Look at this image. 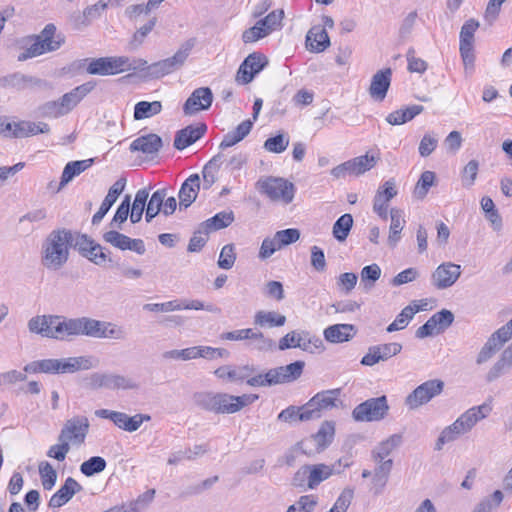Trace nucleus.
Segmentation results:
<instances>
[{
    "label": "nucleus",
    "mask_w": 512,
    "mask_h": 512,
    "mask_svg": "<svg viewBox=\"0 0 512 512\" xmlns=\"http://www.w3.org/2000/svg\"><path fill=\"white\" fill-rule=\"evenodd\" d=\"M193 401L199 408L217 414L218 393L197 392L193 395Z\"/></svg>",
    "instance_id": "a18cd8bd"
},
{
    "label": "nucleus",
    "mask_w": 512,
    "mask_h": 512,
    "mask_svg": "<svg viewBox=\"0 0 512 512\" xmlns=\"http://www.w3.org/2000/svg\"><path fill=\"white\" fill-rule=\"evenodd\" d=\"M248 346L258 351H270L275 347V343L271 338L264 336L260 331L253 329V335L249 337Z\"/></svg>",
    "instance_id": "3c124183"
},
{
    "label": "nucleus",
    "mask_w": 512,
    "mask_h": 512,
    "mask_svg": "<svg viewBox=\"0 0 512 512\" xmlns=\"http://www.w3.org/2000/svg\"><path fill=\"white\" fill-rule=\"evenodd\" d=\"M353 169L354 176H360L365 172L371 170L376 165V158L368 153L362 156L350 159Z\"/></svg>",
    "instance_id": "864d4df0"
},
{
    "label": "nucleus",
    "mask_w": 512,
    "mask_h": 512,
    "mask_svg": "<svg viewBox=\"0 0 512 512\" xmlns=\"http://www.w3.org/2000/svg\"><path fill=\"white\" fill-rule=\"evenodd\" d=\"M286 323V317L275 311H257L254 315V324L261 328L280 327Z\"/></svg>",
    "instance_id": "e433bc0d"
},
{
    "label": "nucleus",
    "mask_w": 512,
    "mask_h": 512,
    "mask_svg": "<svg viewBox=\"0 0 512 512\" xmlns=\"http://www.w3.org/2000/svg\"><path fill=\"white\" fill-rule=\"evenodd\" d=\"M431 317L437 327V333L445 331L454 321V314L447 309H442Z\"/></svg>",
    "instance_id": "0e129e2a"
},
{
    "label": "nucleus",
    "mask_w": 512,
    "mask_h": 512,
    "mask_svg": "<svg viewBox=\"0 0 512 512\" xmlns=\"http://www.w3.org/2000/svg\"><path fill=\"white\" fill-rule=\"evenodd\" d=\"M79 336L124 340L127 333L123 327L114 323L86 316L68 318L62 315H51L47 338L71 341Z\"/></svg>",
    "instance_id": "f257e3e1"
},
{
    "label": "nucleus",
    "mask_w": 512,
    "mask_h": 512,
    "mask_svg": "<svg viewBox=\"0 0 512 512\" xmlns=\"http://www.w3.org/2000/svg\"><path fill=\"white\" fill-rule=\"evenodd\" d=\"M256 188L261 194L272 201H281L289 204L295 195V186L288 180L280 177H263L256 182Z\"/></svg>",
    "instance_id": "0eeeda50"
},
{
    "label": "nucleus",
    "mask_w": 512,
    "mask_h": 512,
    "mask_svg": "<svg viewBox=\"0 0 512 512\" xmlns=\"http://www.w3.org/2000/svg\"><path fill=\"white\" fill-rule=\"evenodd\" d=\"M224 162V155L218 153L212 159H210L203 167V188L208 190L217 180V173Z\"/></svg>",
    "instance_id": "c9c22d12"
},
{
    "label": "nucleus",
    "mask_w": 512,
    "mask_h": 512,
    "mask_svg": "<svg viewBox=\"0 0 512 512\" xmlns=\"http://www.w3.org/2000/svg\"><path fill=\"white\" fill-rule=\"evenodd\" d=\"M194 45V39H189L172 57L150 64L147 67V76L160 78L179 69L185 63Z\"/></svg>",
    "instance_id": "6e6552de"
},
{
    "label": "nucleus",
    "mask_w": 512,
    "mask_h": 512,
    "mask_svg": "<svg viewBox=\"0 0 512 512\" xmlns=\"http://www.w3.org/2000/svg\"><path fill=\"white\" fill-rule=\"evenodd\" d=\"M51 315H37L28 321V329L31 333L47 337Z\"/></svg>",
    "instance_id": "052dcab7"
},
{
    "label": "nucleus",
    "mask_w": 512,
    "mask_h": 512,
    "mask_svg": "<svg viewBox=\"0 0 512 512\" xmlns=\"http://www.w3.org/2000/svg\"><path fill=\"white\" fill-rule=\"evenodd\" d=\"M40 85V79L20 72H15L0 77V88H11L17 91H23L25 89Z\"/></svg>",
    "instance_id": "4be33fe9"
},
{
    "label": "nucleus",
    "mask_w": 512,
    "mask_h": 512,
    "mask_svg": "<svg viewBox=\"0 0 512 512\" xmlns=\"http://www.w3.org/2000/svg\"><path fill=\"white\" fill-rule=\"evenodd\" d=\"M98 365V360L90 355L67 358H49L32 361L24 366L29 373L73 374L78 371L90 370Z\"/></svg>",
    "instance_id": "f03ea898"
},
{
    "label": "nucleus",
    "mask_w": 512,
    "mask_h": 512,
    "mask_svg": "<svg viewBox=\"0 0 512 512\" xmlns=\"http://www.w3.org/2000/svg\"><path fill=\"white\" fill-rule=\"evenodd\" d=\"M38 114L42 117L58 118L65 115V111L60 106V101H48L38 107Z\"/></svg>",
    "instance_id": "e2e57ef3"
},
{
    "label": "nucleus",
    "mask_w": 512,
    "mask_h": 512,
    "mask_svg": "<svg viewBox=\"0 0 512 512\" xmlns=\"http://www.w3.org/2000/svg\"><path fill=\"white\" fill-rule=\"evenodd\" d=\"M503 501V493L496 490L490 497L482 499L472 512H491L493 508L498 507Z\"/></svg>",
    "instance_id": "bf43d9fd"
},
{
    "label": "nucleus",
    "mask_w": 512,
    "mask_h": 512,
    "mask_svg": "<svg viewBox=\"0 0 512 512\" xmlns=\"http://www.w3.org/2000/svg\"><path fill=\"white\" fill-rule=\"evenodd\" d=\"M284 18V11L277 9L269 13L266 17L259 20L265 30L270 34L275 30H278L282 26V20Z\"/></svg>",
    "instance_id": "6e6d98bb"
},
{
    "label": "nucleus",
    "mask_w": 512,
    "mask_h": 512,
    "mask_svg": "<svg viewBox=\"0 0 512 512\" xmlns=\"http://www.w3.org/2000/svg\"><path fill=\"white\" fill-rule=\"evenodd\" d=\"M340 394V388L318 392L302 406L301 418L305 420L319 419L325 412L337 408L342 404Z\"/></svg>",
    "instance_id": "423d86ee"
},
{
    "label": "nucleus",
    "mask_w": 512,
    "mask_h": 512,
    "mask_svg": "<svg viewBox=\"0 0 512 512\" xmlns=\"http://www.w3.org/2000/svg\"><path fill=\"white\" fill-rule=\"evenodd\" d=\"M103 239L120 250H131L139 255H143L146 251L145 244L142 239H132L115 230L105 232Z\"/></svg>",
    "instance_id": "f3484780"
},
{
    "label": "nucleus",
    "mask_w": 512,
    "mask_h": 512,
    "mask_svg": "<svg viewBox=\"0 0 512 512\" xmlns=\"http://www.w3.org/2000/svg\"><path fill=\"white\" fill-rule=\"evenodd\" d=\"M151 417L147 414H135L128 416L124 412L115 411L113 414L112 422L127 432H134L140 428L144 421H149Z\"/></svg>",
    "instance_id": "7c9ffc66"
},
{
    "label": "nucleus",
    "mask_w": 512,
    "mask_h": 512,
    "mask_svg": "<svg viewBox=\"0 0 512 512\" xmlns=\"http://www.w3.org/2000/svg\"><path fill=\"white\" fill-rule=\"evenodd\" d=\"M236 260V253L233 244L225 245L219 255L218 266L221 269H231Z\"/></svg>",
    "instance_id": "69168bd1"
},
{
    "label": "nucleus",
    "mask_w": 512,
    "mask_h": 512,
    "mask_svg": "<svg viewBox=\"0 0 512 512\" xmlns=\"http://www.w3.org/2000/svg\"><path fill=\"white\" fill-rule=\"evenodd\" d=\"M280 248L295 243L300 238V231L296 228H288L277 231L274 234Z\"/></svg>",
    "instance_id": "338daca9"
},
{
    "label": "nucleus",
    "mask_w": 512,
    "mask_h": 512,
    "mask_svg": "<svg viewBox=\"0 0 512 512\" xmlns=\"http://www.w3.org/2000/svg\"><path fill=\"white\" fill-rule=\"evenodd\" d=\"M267 64L268 60L266 56L261 53L254 52L248 55L237 71L236 80L240 84L250 83L255 75L262 71Z\"/></svg>",
    "instance_id": "4468645a"
},
{
    "label": "nucleus",
    "mask_w": 512,
    "mask_h": 512,
    "mask_svg": "<svg viewBox=\"0 0 512 512\" xmlns=\"http://www.w3.org/2000/svg\"><path fill=\"white\" fill-rule=\"evenodd\" d=\"M107 462L103 457L93 456L80 465V471L86 477H91L105 470Z\"/></svg>",
    "instance_id": "09e8293b"
},
{
    "label": "nucleus",
    "mask_w": 512,
    "mask_h": 512,
    "mask_svg": "<svg viewBox=\"0 0 512 512\" xmlns=\"http://www.w3.org/2000/svg\"><path fill=\"white\" fill-rule=\"evenodd\" d=\"M478 28L479 22L475 19H469L463 24L459 35V48L474 47V34Z\"/></svg>",
    "instance_id": "37998d69"
},
{
    "label": "nucleus",
    "mask_w": 512,
    "mask_h": 512,
    "mask_svg": "<svg viewBox=\"0 0 512 512\" xmlns=\"http://www.w3.org/2000/svg\"><path fill=\"white\" fill-rule=\"evenodd\" d=\"M372 459L376 463L373 481L377 483L379 482L381 487H384L392 470L393 460L390 458L380 460L377 457H372Z\"/></svg>",
    "instance_id": "49530a36"
},
{
    "label": "nucleus",
    "mask_w": 512,
    "mask_h": 512,
    "mask_svg": "<svg viewBox=\"0 0 512 512\" xmlns=\"http://www.w3.org/2000/svg\"><path fill=\"white\" fill-rule=\"evenodd\" d=\"M233 221L234 213L232 211H222L202 222L199 226L198 232L208 235L211 232L228 227Z\"/></svg>",
    "instance_id": "cd10ccee"
},
{
    "label": "nucleus",
    "mask_w": 512,
    "mask_h": 512,
    "mask_svg": "<svg viewBox=\"0 0 512 512\" xmlns=\"http://www.w3.org/2000/svg\"><path fill=\"white\" fill-rule=\"evenodd\" d=\"M444 389V382L440 379H431L417 386L405 398V405L409 410H416L440 395Z\"/></svg>",
    "instance_id": "9d476101"
},
{
    "label": "nucleus",
    "mask_w": 512,
    "mask_h": 512,
    "mask_svg": "<svg viewBox=\"0 0 512 512\" xmlns=\"http://www.w3.org/2000/svg\"><path fill=\"white\" fill-rule=\"evenodd\" d=\"M162 110L160 101H140L134 107V119L141 120L159 114Z\"/></svg>",
    "instance_id": "79ce46f5"
},
{
    "label": "nucleus",
    "mask_w": 512,
    "mask_h": 512,
    "mask_svg": "<svg viewBox=\"0 0 512 512\" xmlns=\"http://www.w3.org/2000/svg\"><path fill=\"white\" fill-rule=\"evenodd\" d=\"M435 181V173L432 171H424L414 189V196L418 199H423L427 195L429 189L433 186Z\"/></svg>",
    "instance_id": "8fccbe9b"
},
{
    "label": "nucleus",
    "mask_w": 512,
    "mask_h": 512,
    "mask_svg": "<svg viewBox=\"0 0 512 512\" xmlns=\"http://www.w3.org/2000/svg\"><path fill=\"white\" fill-rule=\"evenodd\" d=\"M95 87V83L92 81L81 84L70 92L65 93L60 99V106L63 108L66 114H68L76 105Z\"/></svg>",
    "instance_id": "393cba45"
},
{
    "label": "nucleus",
    "mask_w": 512,
    "mask_h": 512,
    "mask_svg": "<svg viewBox=\"0 0 512 512\" xmlns=\"http://www.w3.org/2000/svg\"><path fill=\"white\" fill-rule=\"evenodd\" d=\"M392 70L385 68L377 71L371 79L369 94L375 101H383L391 84Z\"/></svg>",
    "instance_id": "6ab92c4d"
},
{
    "label": "nucleus",
    "mask_w": 512,
    "mask_h": 512,
    "mask_svg": "<svg viewBox=\"0 0 512 512\" xmlns=\"http://www.w3.org/2000/svg\"><path fill=\"white\" fill-rule=\"evenodd\" d=\"M81 490L82 486L74 478L68 477L64 484L51 496L48 505L50 508H60Z\"/></svg>",
    "instance_id": "5701e85b"
},
{
    "label": "nucleus",
    "mask_w": 512,
    "mask_h": 512,
    "mask_svg": "<svg viewBox=\"0 0 512 512\" xmlns=\"http://www.w3.org/2000/svg\"><path fill=\"white\" fill-rule=\"evenodd\" d=\"M381 276V268L378 264L373 263L362 268L360 273L361 285L365 290H370L374 287L376 281Z\"/></svg>",
    "instance_id": "de8ad7c7"
},
{
    "label": "nucleus",
    "mask_w": 512,
    "mask_h": 512,
    "mask_svg": "<svg viewBox=\"0 0 512 512\" xmlns=\"http://www.w3.org/2000/svg\"><path fill=\"white\" fill-rule=\"evenodd\" d=\"M86 66V72L91 75L109 76L129 71L130 59L126 56L100 57L96 59H83L71 64L73 69Z\"/></svg>",
    "instance_id": "39448f33"
},
{
    "label": "nucleus",
    "mask_w": 512,
    "mask_h": 512,
    "mask_svg": "<svg viewBox=\"0 0 512 512\" xmlns=\"http://www.w3.org/2000/svg\"><path fill=\"white\" fill-rule=\"evenodd\" d=\"M74 237L70 230L57 229L49 233L42 245V264L49 270L61 269L69 259Z\"/></svg>",
    "instance_id": "7ed1b4c3"
},
{
    "label": "nucleus",
    "mask_w": 512,
    "mask_h": 512,
    "mask_svg": "<svg viewBox=\"0 0 512 512\" xmlns=\"http://www.w3.org/2000/svg\"><path fill=\"white\" fill-rule=\"evenodd\" d=\"M306 45L312 52H323L330 46V39L326 29L321 26H313L306 35Z\"/></svg>",
    "instance_id": "c85d7f7f"
},
{
    "label": "nucleus",
    "mask_w": 512,
    "mask_h": 512,
    "mask_svg": "<svg viewBox=\"0 0 512 512\" xmlns=\"http://www.w3.org/2000/svg\"><path fill=\"white\" fill-rule=\"evenodd\" d=\"M289 137L284 134H278L273 137H269L264 142V149L271 153H282L284 152L287 147L289 146Z\"/></svg>",
    "instance_id": "5fc2aeb1"
},
{
    "label": "nucleus",
    "mask_w": 512,
    "mask_h": 512,
    "mask_svg": "<svg viewBox=\"0 0 512 512\" xmlns=\"http://www.w3.org/2000/svg\"><path fill=\"white\" fill-rule=\"evenodd\" d=\"M356 330L352 324H335L324 330V337L331 343L349 341L355 335Z\"/></svg>",
    "instance_id": "2f4dec72"
},
{
    "label": "nucleus",
    "mask_w": 512,
    "mask_h": 512,
    "mask_svg": "<svg viewBox=\"0 0 512 512\" xmlns=\"http://www.w3.org/2000/svg\"><path fill=\"white\" fill-rule=\"evenodd\" d=\"M353 226V217L349 213L340 216L333 225L332 234L339 242L347 239Z\"/></svg>",
    "instance_id": "a19ab883"
},
{
    "label": "nucleus",
    "mask_w": 512,
    "mask_h": 512,
    "mask_svg": "<svg viewBox=\"0 0 512 512\" xmlns=\"http://www.w3.org/2000/svg\"><path fill=\"white\" fill-rule=\"evenodd\" d=\"M163 143L160 136L154 133L140 136L130 144L132 152L140 151L144 154H157L162 148Z\"/></svg>",
    "instance_id": "a878e982"
},
{
    "label": "nucleus",
    "mask_w": 512,
    "mask_h": 512,
    "mask_svg": "<svg viewBox=\"0 0 512 512\" xmlns=\"http://www.w3.org/2000/svg\"><path fill=\"white\" fill-rule=\"evenodd\" d=\"M461 276V266L452 262L440 264L431 275V282L438 290L453 286Z\"/></svg>",
    "instance_id": "ddd939ff"
},
{
    "label": "nucleus",
    "mask_w": 512,
    "mask_h": 512,
    "mask_svg": "<svg viewBox=\"0 0 512 512\" xmlns=\"http://www.w3.org/2000/svg\"><path fill=\"white\" fill-rule=\"evenodd\" d=\"M149 197L147 189L143 188L136 192L134 202L131 208L130 220L133 224L140 222L145 210L146 202Z\"/></svg>",
    "instance_id": "c03bdc74"
},
{
    "label": "nucleus",
    "mask_w": 512,
    "mask_h": 512,
    "mask_svg": "<svg viewBox=\"0 0 512 512\" xmlns=\"http://www.w3.org/2000/svg\"><path fill=\"white\" fill-rule=\"evenodd\" d=\"M268 35L269 33L265 30V28L262 25H260V22L257 21L253 27L246 29L243 32L242 40L244 43H253Z\"/></svg>",
    "instance_id": "774afa93"
},
{
    "label": "nucleus",
    "mask_w": 512,
    "mask_h": 512,
    "mask_svg": "<svg viewBox=\"0 0 512 512\" xmlns=\"http://www.w3.org/2000/svg\"><path fill=\"white\" fill-rule=\"evenodd\" d=\"M388 411L387 397L382 395L358 404L352 411V417L357 422H376L384 419Z\"/></svg>",
    "instance_id": "1a4fd4ad"
},
{
    "label": "nucleus",
    "mask_w": 512,
    "mask_h": 512,
    "mask_svg": "<svg viewBox=\"0 0 512 512\" xmlns=\"http://www.w3.org/2000/svg\"><path fill=\"white\" fill-rule=\"evenodd\" d=\"M318 503L315 495H303L297 502L288 507L286 512H312Z\"/></svg>",
    "instance_id": "13d9d810"
},
{
    "label": "nucleus",
    "mask_w": 512,
    "mask_h": 512,
    "mask_svg": "<svg viewBox=\"0 0 512 512\" xmlns=\"http://www.w3.org/2000/svg\"><path fill=\"white\" fill-rule=\"evenodd\" d=\"M304 366L305 363L303 361H295L286 366L271 369L272 374L270 376L277 381V384L289 383L301 376Z\"/></svg>",
    "instance_id": "bb28decb"
},
{
    "label": "nucleus",
    "mask_w": 512,
    "mask_h": 512,
    "mask_svg": "<svg viewBox=\"0 0 512 512\" xmlns=\"http://www.w3.org/2000/svg\"><path fill=\"white\" fill-rule=\"evenodd\" d=\"M213 101V93L208 87L195 89L183 106L186 115H193L201 110H207Z\"/></svg>",
    "instance_id": "dca6fc26"
},
{
    "label": "nucleus",
    "mask_w": 512,
    "mask_h": 512,
    "mask_svg": "<svg viewBox=\"0 0 512 512\" xmlns=\"http://www.w3.org/2000/svg\"><path fill=\"white\" fill-rule=\"evenodd\" d=\"M402 443V436L400 434H393L387 439L381 441L371 451V457H377L380 460L387 458L396 448Z\"/></svg>",
    "instance_id": "4c0bfd02"
},
{
    "label": "nucleus",
    "mask_w": 512,
    "mask_h": 512,
    "mask_svg": "<svg viewBox=\"0 0 512 512\" xmlns=\"http://www.w3.org/2000/svg\"><path fill=\"white\" fill-rule=\"evenodd\" d=\"M28 41L32 43L18 55V61H25L46 52L56 51L62 46L65 39L61 34H56L54 24H47L39 35L29 37Z\"/></svg>",
    "instance_id": "20e7f679"
},
{
    "label": "nucleus",
    "mask_w": 512,
    "mask_h": 512,
    "mask_svg": "<svg viewBox=\"0 0 512 512\" xmlns=\"http://www.w3.org/2000/svg\"><path fill=\"white\" fill-rule=\"evenodd\" d=\"M258 399L256 394H243L234 396L227 393H218L217 414H234Z\"/></svg>",
    "instance_id": "2eb2a0df"
},
{
    "label": "nucleus",
    "mask_w": 512,
    "mask_h": 512,
    "mask_svg": "<svg viewBox=\"0 0 512 512\" xmlns=\"http://www.w3.org/2000/svg\"><path fill=\"white\" fill-rule=\"evenodd\" d=\"M300 349L309 353L321 352L323 341L319 337L311 336L307 331H300Z\"/></svg>",
    "instance_id": "603ef678"
},
{
    "label": "nucleus",
    "mask_w": 512,
    "mask_h": 512,
    "mask_svg": "<svg viewBox=\"0 0 512 512\" xmlns=\"http://www.w3.org/2000/svg\"><path fill=\"white\" fill-rule=\"evenodd\" d=\"M87 385L94 390L101 388L110 390H132L138 388V384L129 377L115 373L100 372L90 374L89 377H87Z\"/></svg>",
    "instance_id": "9b49d317"
},
{
    "label": "nucleus",
    "mask_w": 512,
    "mask_h": 512,
    "mask_svg": "<svg viewBox=\"0 0 512 512\" xmlns=\"http://www.w3.org/2000/svg\"><path fill=\"white\" fill-rule=\"evenodd\" d=\"M334 434L335 423L333 421H325L321 424L317 433L310 439L303 441L301 445H307L308 443L314 442L318 450H323L332 442Z\"/></svg>",
    "instance_id": "473e14b6"
},
{
    "label": "nucleus",
    "mask_w": 512,
    "mask_h": 512,
    "mask_svg": "<svg viewBox=\"0 0 512 512\" xmlns=\"http://www.w3.org/2000/svg\"><path fill=\"white\" fill-rule=\"evenodd\" d=\"M39 474L42 486L45 490H51L57 480V473L49 462H41L39 465Z\"/></svg>",
    "instance_id": "4d7b16f0"
},
{
    "label": "nucleus",
    "mask_w": 512,
    "mask_h": 512,
    "mask_svg": "<svg viewBox=\"0 0 512 512\" xmlns=\"http://www.w3.org/2000/svg\"><path fill=\"white\" fill-rule=\"evenodd\" d=\"M126 186V179L119 178L108 190V193L101 203L99 210L92 217V224H99L104 216L108 213L110 208L117 201L118 197L122 194Z\"/></svg>",
    "instance_id": "a211bd4d"
},
{
    "label": "nucleus",
    "mask_w": 512,
    "mask_h": 512,
    "mask_svg": "<svg viewBox=\"0 0 512 512\" xmlns=\"http://www.w3.org/2000/svg\"><path fill=\"white\" fill-rule=\"evenodd\" d=\"M94 159H85L68 162L62 172L61 181L58 190L62 189L65 185L71 182L74 177L80 175L82 172L92 166Z\"/></svg>",
    "instance_id": "72a5a7b5"
},
{
    "label": "nucleus",
    "mask_w": 512,
    "mask_h": 512,
    "mask_svg": "<svg viewBox=\"0 0 512 512\" xmlns=\"http://www.w3.org/2000/svg\"><path fill=\"white\" fill-rule=\"evenodd\" d=\"M89 428L90 422L86 416H74L65 421L58 436V440H64L69 445L80 446L85 442Z\"/></svg>",
    "instance_id": "f8f14e48"
},
{
    "label": "nucleus",
    "mask_w": 512,
    "mask_h": 512,
    "mask_svg": "<svg viewBox=\"0 0 512 512\" xmlns=\"http://www.w3.org/2000/svg\"><path fill=\"white\" fill-rule=\"evenodd\" d=\"M256 369L250 365H244L239 367H234L231 365H224L217 368L214 371V374L219 379L228 380L230 382H243L246 378L254 374Z\"/></svg>",
    "instance_id": "b1692460"
},
{
    "label": "nucleus",
    "mask_w": 512,
    "mask_h": 512,
    "mask_svg": "<svg viewBox=\"0 0 512 512\" xmlns=\"http://www.w3.org/2000/svg\"><path fill=\"white\" fill-rule=\"evenodd\" d=\"M206 125L199 123L196 126L189 125L179 130L174 138V147L183 150L199 140L206 132Z\"/></svg>",
    "instance_id": "412c9836"
},
{
    "label": "nucleus",
    "mask_w": 512,
    "mask_h": 512,
    "mask_svg": "<svg viewBox=\"0 0 512 512\" xmlns=\"http://www.w3.org/2000/svg\"><path fill=\"white\" fill-rule=\"evenodd\" d=\"M423 110L424 107L422 105L415 104L407 106L389 113L386 116V121L390 125H402L414 119L417 115L421 114Z\"/></svg>",
    "instance_id": "f704fd0d"
},
{
    "label": "nucleus",
    "mask_w": 512,
    "mask_h": 512,
    "mask_svg": "<svg viewBox=\"0 0 512 512\" xmlns=\"http://www.w3.org/2000/svg\"><path fill=\"white\" fill-rule=\"evenodd\" d=\"M49 131V125L44 122L20 121L13 123L10 136L14 138H24L39 133H48Z\"/></svg>",
    "instance_id": "c756f323"
},
{
    "label": "nucleus",
    "mask_w": 512,
    "mask_h": 512,
    "mask_svg": "<svg viewBox=\"0 0 512 512\" xmlns=\"http://www.w3.org/2000/svg\"><path fill=\"white\" fill-rule=\"evenodd\" d=\"M491 411V405L488 403H483L482 405L469 408L460 416L463 418V420H465L467 426L472 429L478 421L486 418Z\"/></svg>",
    "instance_id": "ea45409f"
},
{
    "label": "nucleus",
    "mask_w": 512,
    "mask_h": 512,
    "mask_svg": "<svg viewBox=\"0 0 512 512\" xmlns=\"http://www.w3.org/2000/svg\"><path fill=\"white\" fill-rule=\"evenodd\" d=\"M479 170V162L477 160H470L462 170L461 180L464 187H471L474 185Z\"/></svg>",
    "instance_id": "680f3d73"
},
{
    "label": "nucleus",
    "mask_w": 512,
    "mask_h": 512,
    "mask_svg": "<svg viewBox=\"0 0 512 512\" xmlns=\"http://www.w3.org/2000/svg\"><path fill=\"white\" fill-rule=\"evenodd\" d=\"M309 489H315L321 482L328 479L332 473V467L326 464L307 465Z\"/></svg>",
    "instance_id": "58836bf2"
},
{
    "label": "nucleus",
    "mask_w": 512,
    "mask_h": 512,
    "mask_svg": "<svg viewBox=\"0 0 512 512\" xmlns=\"http://www.w3.org/2000/svg\"><path fill=\"white\" fill-rule=\"evenodd\" d=\"M200 191V177L198 174H191L181 185L178 198L179 209L185 210L197 199Z\"/></svg>",
    "instance_id": "aec40b11"
}]
</instances>
